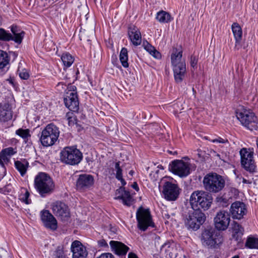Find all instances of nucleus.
Returning a JSON list of instances; mask_svg holds the SVG:
<instances>
[{
	"label": "nucleus",
	"mask_w": 258,
	"mask_h": 258,
	"mask_svg": "<svg viewBox=\"0 0 258 258\" xmlns=\"http://www.w3.org/2000/svg\"><path fill=\"white\" fill-rule=\"evenodd\" d=\"M13 190V187L11 184H7L3 188H0V192L5 195L9 194Z\"/></svg>",
	"instance_id": "41"
},
{
	"label": "nucleus",
	"mask_w": 258,
	"mask_h": 258,
	"mask_svg": "<svg viewBox=\"0 0 258 258\" xmlns=\"http://www.w3.org/2000/svg\"><path fill=\"white\" fill-rule=\"evenodd\" d=\"M60 158L62 162L71 165H75L81 161L83 154L76 147L68 146L60 152Z\"/></svg>",
	"instance_id": "5"
},
{
	"label": "nucleus",
	"mask_w": 258,
	"mask_h": 258,
	"mask_svg": "<svg viewBox=\"0 0 258 258\" xmlns=\"http://www.w3.org/2000/svg\"><path fill=\"white\" fill-rule=\"evenodd\" d=\"M29 166V162L25 159L15 161V167L22 176L25 175Z\"/></svg>",
	"instance_id": "29"
},
{
	"label": "nucleus",
	"mask_w": 258,
	"mask_h": 258,
	"mask_svg": "<svg viewBox=\"0 0 258 258\" xmlns=\"http://www.w3.org/2000/svg\"><path fill=\"white\" fill-rule=\"evenodd\" d=\"M55 258H67L66 256L64 254L63 251L60 247H58L54 252Z\"/></svg>",
	"instance_id": "45"
},
{
	"label": "nucleus",
	"mask_w": 258,
	"mask_h": 258,
	"mask_svg": "<svg viewBox=\"0 0 258 258\" xmlns=\"http://www.w3.org/2000/svg\"><path fill=\"white\" fill-rule=\"evenodd\" d=\"M12 111L10 105L5 103L0 104V121L6 122L12 118Z\"/></svg>",
	"instance_id": "21"
},
{
	"label": "nucleus",
	"mask_w": 258,
	"mask_h": 258,
	"mask_svg": "<svg viewBox=\"0 0 258 258\" xmlns=\"http://www.w3.org/2000/svg\"><path fill=\"white\" fill-rule=\"evenodd\" d=\"M0 258H10L9 254L6 250L3 249H1Z\"/></svg>",
	"instance_id": "49"
},
{
	"label": "nucleus",
	"mask_w": 258,
	"mask_h": 258,
	"mask_svg": "<svg viewBox=\"0 0 258 258\" xmlns=\"http://www.w3.org/2000/svg\"><path fill=\"white\" fill-rule=\"evenodd\" d=\"M6 81H8L9 84H10L14 87H16L17 85L14 77H10L9 78L6 80Z\"/></svg>",
	"instance_id": "50"
},
{
	"label": "nucleus",
	"mask_w": 258,
	"mask_h": 258,
	"mask_svg": "<svg viewBox=\"0 0 258 258\" xmlns=\"http://www.w3.org/2000/svg\"><path fill=\"white\" fill-rule=\"evenodd\" d=\"M40 216L42 221L46 226H57V220L48 210L42 211Z\"/></svg>",
	"instance_id": "26"
},
{
	"label": "nucleus",
	"mask_w": 258,
	"mask_h": 258,
	"mask_svg": "<svg viewBox=\"0 0 258 258\" xmlns=\"http://www.w3.org/2000/svg\"><path fill=\"white\" fill-rule=\"evenodd\" d=\"M214 153L215 154V156H216L217 157L219 158L220 159H221L222 160H224L223 159H222L220 154L217 153L215 151H214Z\"/></svg>",
	"instance_id": "59"
},
{
	"label": "nucleus",
	"mask_w": 258,
	"mask_h": 258,
	"mask_svg": "<svg viewBox=\"0 0 258 258\" xmlns=\"http://www.w3.org/2000/svg\"><path fill=\"white\" fill-rule=\"evenodd\" d=\"M230 231L233 239L237 242L241 241L244 232L243 227H232Z\"/></svg>",
	"instance_id": "31"
},
{
	"label": "nucleus",
	"mask_w": 258,
	"mask_h": 258,
	"mask_svg": "<svg viewBox=\"0 0 258 258\" xmlns=\"http://www.w3.org/2000/svg\"><path fill=\"white\" fill-rule=\"evenodd\" d=\"M94 182L92 175L82 174L79 176L76 182V187L79 190H85L91 187Z\"/></svg>",
	"instance_id": "17"
},
{
	"label": "nucleus",
	"mask_w": 258,
	"mask_h": 258,
	"mask_svg": "<svg viewBox=\"0 0 258 258\" xmlns=\"http://www.w3.org/2000/svg\"><path fill=\"white\" fill-rule=\"evenodd\" d=\"M52 210L53 214L59 217L62 221H68L71 216L69 207L64 203L57 201L52 205Z\"/></svg>",
	"instance_id": "12"
},
{
	"label": "nucleus",
	"mask_w": 258,
	"mask_h": 258,
	"mask_svg": "<svg viewBox=\"0 0 258 258\" xmlns=\"http://www.w3.org/2000/svg\"><path fill=\"white\" fill-rule=\"evenodd\" d=\"M160 239V237H156L155 238V244H156V243L158 242V240Z\"/></svg>",
	"instance_id": "61"
},
{
	"label": "nucleus",
	"mask_w": 258,
	"mask_h": 258,
	"mask_svg": "<svg viewBox=\"0 0 258 258\" xmlns=\"http://www.w3.org/2000/svg\"><path fill=\"white\" fill-rule=\"evenodd\" d=\"M128 35L133 44L138 46L142 42L141 33L139 29L134 25L128 27Z\"/></svg>",
	"instance_id": "20"
},
{
	"label": "nucleus",
	"mask_w": 258,
	"mask_h": 258,
	"mask_svg": "<svg viewBox=\"0 0 258 258\" xmlns=\"http://www.w3.org/2000/svg\"><path fill=\"white\" fill-rule=\"evenodd\" d=\"M143 46L151 55L157 59L161 58V53L158 51L154 46L149 44L148 42L143 43Z\"/></svg>",
	"instance_id": "32"
},
{
	"label": "nucleus",
	"mask_w": 258,
	"mask_h": 258,
	"mask_svg": "<svg viewBox=\"0 0 258 258\" xmlns=\"http://www.w3.org/2000/svg\"><path fill=\"white\" fill-rule=\"evenodd\" d=\"M34 186L41 196L44 197L53 191L54 184L48 174L41 172L35 177Z\"/></svg>",
	"instance_id": "3"
},
{
	"label": "nucleus",
	"mask_w": 258,
	"mask_h": 258,
	"mask_svg": "<svg viewBox=\"0 0 258 258\" xmlns=\"http://www.w3.org/2000/svg\"><path fill=\"white\" fill-rule=\"evenodd\" d=\"M171 171L181 177H186L190 173V167L188 163L182 160H174L170 164Z\"/></svg>",
	"instance_id": "14"
},
{
	"label": "nucleus",
	"mask_w": 258,
	"mask_h": 258,
	"mask_svg": "<svg viewBox=\"0 0 258 258\" xmlns=\"http://www.w3.org/2000/svg\"><path fill=\"white\" fill-rule=\"evenodd\" d=\"M210 141L212 143H222V144H225V143H228V141L227 139H223L221 137H218V138L215 139L210 140Z\"/></svg>",
	"instance_id": "48"
},
{
	"label": "nucleus",
	"mask_w": 258,
	"mask_h": 258,
	"mask_svg": "<svg viewBox=\"0 0 258 258\" xmlns=\"http://www.w3.org/2000/svg\"><path fill=\"white\" fill-rule=\"evenodd\" d=\"M76 87L71 85L68 88L64 97V103L66 106L71 111L76 112L79 110V100L76 91Z\"/></svg>",
	"instance_id": "9"
},
{
	"label": "nucleus",
	"mask_w": 258,
	"mask_h": 258,
	"mask_svg": "<svg viewBox=\"0 0 258 258\" xmlns=\"http://www.w3.org/2000/svg\"><path fill=\"white\" fill-rule=\"evenodd\" d=\"M148 227H138V232L140 233V231L141 232L145 231Z\"/></svg>",
	"instance_id": "56"
},
{
	"label": "nucleus",
	"mask_w": 258,
	"mask_h": 258,
	"mask_svg": "<svg viewBox=\"0 0 258 258\" xmlns=\"http://www.w3.org/2000/svg\"><path fill=\"white\" fill-rule=\"evenodd\" d=\"M236 117L241 123L250 131L257 130V118L250 110L243 109L236 112Z\"/></svg>",
	"instance_id": "7"
},
{
	"label": "nucleus",
	"mask_w": 258,
	"mask_h": 258,
	"mask_svg": "<svg viewBox=\"0 0 258 258\" xmlns=\"http://www.w3.org/2000/svg\"><path fill=\"white\" fill-rule=\"evenodd\" d=\"M18 72L19 76L21 79L27 80L30 77L29 71L25 69H22L21 70L19 69Z\"/></svg>",
	"instance_id": "39"
},
{
	"label": "nucleus",
	"mask_w": 258,
	"mask_h": 258,
	"mask_svg": "<svg viewBox=\"0 0 258 258\" xmlns=\"http://www.w3.org/2000/svg\"><path fill=\"white\" fill-rule=\"evenodd\" d=\"M192 90L194 94L196 93V90H195V89L194 88H192Z\"/></svg>",
	"instance_id": "63"
},
{
	"label": "nucleus",
	"mask_w": 258,
	"mask_h": 258,
	"mask_svg": "<svg viewBox=\"0 0 258 258\" xmlns=\"http://www.w3.org/2000/svg\"><path fill=\"white\" fill-rule=\"evenodd\" d=\"M203 190H196L193 192L190 197V204L193 209L198 210V204L202 199Z\"/></svg>",
	"instance_id": "30"
},
{
	"label": "nucleus",
	"mask_w": 258,
	"mask_h": 258,
	"mask_svg": "<svg viewBox=\"0 0 258 258\" xmlns=\"http://www.w3.org/2000/svg\"><path fill=\"white\" fill-rule=\"evenodd\" d=\"M132 187L135 189L136 191L139 190V187L138 186V185L137 182H135L133 183V184L132 185Z\"/></svg>",
	"instance_id": "53"
},
{
	"label": "nucleus",
	"mask_w": 258,
	"mask_h": 258,
	"mask_svg": "<svg viewBox=\"0 0 258 258\" xmlns=\"http://www.w3.org/2000/svg\"><path fill=\"white\" fill-rule=\"evenodd\" d=\"M182 51L173 48L171 54V63L173 71L175 81L181 83L185 78L186 69L184 59L182 58Z\"/></svg>",
	"instance_id": "2"
},
{
	"label": "nucleus",
	"mask_w": 258,
	"mask_h": 258,
	"mask_svg": "<svg viewBox=\"0 0 258 258\" xmlns=\"http://www.w3.org/2000/svg\"><path fill=\"white\" fill-rule=\"evenodd\" d=\"M161 251L166 254L169 258H175L177 256V246L172 241H167L162 244L160 248Z\"/></svg>",
	"instance_id": "19"
},
{
	"label": "nucleus",
	"mask_w": 258,
	"mask_h": 258,
	"mask_svg": "<svg viewBox=\"0 0 258 258\" xmlns=\"http://www.w3.org/2000/svg\"><path fill=\"white\" fill-rule=\"evenodd\" d=\"M230 210L232 218L238 220L242 219L247 212L245 204L239 201L232 203Z\"/></svg>",
	"instance_id": "16"
},
{
	"label": "nucleus",
	"mask_w": 258,
	"mask_h": 258,
	"mask_svg": "<svg viewBox=\"0 0 258 258\" xmlns=\"http://www.w3.org/2000/svg\"><path fill=\"white\" fill-rule=\"evenodd\" d=\"M128 258H138V257L135 253L133 252H130L128 254Z\"/></svg>",
	"instance_id": "54"
},
{
	"label": "nucleus",
	"mask_w": 258,
	"mask_h": 258,
	"mask_svg": "<svg viewBox=\"0 0 258 258\" xmlns=\"http://www.w3.org/2000/svg\"><path fill=\"white\" fill-rule=\"evenodd\" d=\"M245 246L250 248H258V239L254 237H248Z\"/></svg>",
	"instance_id": "38"
},
{
	"label": "nucleus",
	"mask_w": 258,
	"mask_h": 258,
	"mask_svg": "<svg viewBox=\"0 0 258 258\" xmlns=\"http://www.w3.org/2000/svg\"><path fill=\"white\" fill-rule=\"evenodd\" d=\"M119 59L122 66L126 68L128 67V55H127V49L123 47L121 49L120 54H119Z\"/></svg>",
	"instance_id": "35"
},
{
	"label": "nucleus",
	"mask_w": 258,
	"mask_h": 258,
	"mask_svg": "<svg viewBox=\"0 0 258 258\" xmlns=\"http://www.w3.org/2000/svg\"><path fill=\"white\" fill-rule=\"evenodd\" d=\"M71 249L73 258H85L87 255L86 247L79 241H74L72 244Z\"/></svg>",
	"instance_id": "18"
},
{
	"label": "nucleus",
	"mask_w": 258,
	"mask_h": 258,
	"mask_svg": "<svg viewBox=\"0 0 258 258\" xmlns=\"http://www.w3.org/2000/svg\"><path fill=\"white\" fill-rule=\"evenodd\" d=\"M14 36L3 28H0V40L3 41H14L17 43H21L25 35V32L18 29L17 26L13 25L11 28Z\"/></svg>",
	"instance_id": "10"
},
{
	"label": "nucleus",
	"mask_w": 258,
	"mask_h": 258,
	"mask_svg": "<svg viewBox=\"0 0 258 258\" xmlns=\"http://www.w3.org/2000/svg\"><path fill=\"white\" fill-rule=\"evenodd\" d=\"M72 113H67L66 116V117L67 118V120L68 121V124L69 126H72L76 122V116L74 115H72Z\"/></svg>",
	"instance_id": "40"
},
{
	"label": "nucleus",
	"mask_w": 258,
	"mask_h": 258,
	"mask_svg": "<svg viewBox=\"0 0 258 258\" xmlns=\"http://www.w3.org/2000/svg\"><path fill=\"white\" fill-rule=\"evenodd\" d=\"M200 227H196V226H194V227H188V230H190L191 229H192V230L194 231H196L198 229H199Z\"/></svg>",
	"instance_id": "57"
},
{
	"label": "nucleus",
	"mask_w": 258,
	"mask_h": 258,
	"mask_svg": "<svg viewBox=\"0 0 258 258\" xmlns=\"http://www.w3.org/2000/svg\"><path fill=\"white\" fill-rule=\"evenodd\" d=\"M118 180L120 181L122 185H124L126 184L125 181L123 179L122 177H121V179L119 178V179H118Z\"/></svg>",
	"instance_id": "58"
},
{
	"label": "nucleus",
	"mask_w": 258,
	"mask_h": 258,
	"mask_svg": "<svg viewBox=\"0 0 258 258\" xmlns=\"http://www.w3.org/2000/svg\"><path fill=\"white\" fill-rule=\"evenodd\" d=\"M16 152L14 151L13 148H8L3 150L0 154V164L2 166H4V163L2 159H5V155L11 156L14 155Z\"/></svg>",
	"instance_id": "37"
},
{
	"label": "nucleus",
	"mask_w": 258,
	"mask_h": 258,
	"mask_svg": "<svg viewBox=\"0 0 258 258\" xmlns=\"http://www.w3.org/2000/svg\"><path fill=\"white\" fill-rule=\"evenodd\" d=\"M29 195L30 194L28 191L25 190V193L20 196V199L25 204H29L30 203V200H29Z\"/></svg>",
	"instance_id": "43"
},
{
	"label": "nucleus",
	"mask_w": 258,
	"mask_h": 258,
	"mask_svg": "<svg viewBox=\"0 0 258 258\" xmlns=\"http://www.w3.org/2000/svg\"><path fill=\"white\" fill-rule=\"evenodd\" d=\"M203 182L205 190L211 193L220 191L225 184L223 177L216 173L207 174L204 177Z\"/></svg>",
	"instance_id": "4"
},
{
	"label": "nucleus",
	"mask_w": 258,
	"mask_h": 258,
	"mask_svg": "<svg viewBox=\"0 0 258 258\" xmlns=\"http://www.w3.org/2000/svg\"><path fill=\"white\" fill-rule=\"evenodd\" d=\"M10 57L8 54L0 50V75H4L9 69Z\"/></svg>",
	"instance_id": "27"
},
{
	"label": "nucleus",
	"mask_w": 258,
	"mask_h": 258,
	"mask_svg": "<svg viewBox=\"0 0 258 258\" xmlns=\"http://www.w3.org/2000/svg\"><path fill=\"white\" fill-rule=\"evenodd\" d=\"M16 134L24 140H28V138L31 137L29 129L19 128L16 131Z\"/></svg>",
	"instance_id": "36"
},
{
	"label": "nucleus",
	"mask_w": 258,
	"mask_h": 258,
	"mask_svg": "<svg viewBox=\"0 0 258 258\" xmlns=\"http://www.w3.org/2000/svg\"><path fill=\"white\" fill-rule=\"evenodd\" d=\"M133 173H134V171H133V170H131V171H130V172H129V173H130V174H131V175H133Z\"/></svg>",
	"instance_id": "62"
},
{
	"label": "nucleus",
	"mask_w": 258,
	"mask_h": 258,
	"mask_svg": "<svg viewBox=\"0 0 258 258\" xmlns=\"http://www.w3.org/2000/svg\"><path fill=\"white\" fill-rule=\"evenodd\" d=\"M138 226H155L149 209L141 207L136 213Z\"/></svg>",
	"instance_id": "15"
},
{
	"label": "nucleus",
	"mask_w": 258,
	"mask_h": 258,
	"mask_svg": "<svg viewBox=\"0 0 258 258\" xmlns=\"http://www.w3.org/2000/svg\"><path fill=\"white\" fill-rule=\"evenodd\" d=\"M192 213H189L184 219L186 226H201L206 221L205 214L201 211L194 209Z\"/></svg>",
	"instance_id": "13"
},
{
	"label": "nucleus",
	"mask_w": 258,
	"mask_h": 258,
	"mask_svg": "<svg viewBox=\"0 0 258 258\" xmlns=\"http://www.w3.org/2000/svg\"><path fill=\"white\" fill-rule=\"evenodd\" d=\"M161 184L162 185V195L165 200L175 201L178 198L181 189L177 184L167 181L165 178L161 180Z\"/></svg>",
	"instance_id": "8"
},
{
	"label": "nucleus",
	"mask_w": 258,
	"mask_h": 258,
	"mask_svg": "<svg viewBox=\"0 0 258 258\" xmlns=\"http://www.w3.org/2000/svg\"><path fill=\"white\" fill-rule=\"evenodd\" d=\"M115 168L116 169V178L117 179H121V177H122V169L120 167L119 162L115 163Z\"/></svg>",
	"instance_id": "44"
},
{
	"label": "nucleus",
	"mask_w": 258,
	"mask_h": 258,
	"mask_svg": "<svg viewBox=\"0 0 258 258\" xmlns=\"http://www.w3.org/2000/svg\"><path fill=\"white\" fill-rule=\"evenodd\" d=\"M227 227H204L202 229L200 240L202 245L210 248H215L223 241L221 231Z\"/></svg>",
	"instance_id": "1"
},
{
	"label": "nucleus",
	"mask_w": 258,
	"mask_h": 258,
	"mask_svg": "<svg viewBox=\"0 0 258 258\" xmlns=\"http://www.w3.org/2000/svg\"><path fill=\"white\" fill-rule=\"evenodd\" d=\"M112 250L117 255H125L129 248L123 243L117 241H110L109 243Z\"/></svg>",
	"instance_id": "24"
},
{
	"label": "nucleus",
	"mask_w": 258,
	"mask_h": 258,
	"mask_svg": "<svg viewBox=\"0 0 258 258\" xmlns=\"http://www.w3.org/2000/svg\"><path fill=\"white\" fill-rule=\"evenodd\" d=\"M242 182L244 184H250L252 183V180H247L244 178L242 179Z\"/></svg>",
	"instance_id": "55"
},
{
	"label": "nucleus",
	"mask_w": 258,
	"mask_h": 258,
	"mask_svg": "<svg viewBox=\"0 0 258 258\" xmlns=\"http://www.w3.org/2000/svg\"><path fill=\"white\" fill-rule=\"evenodd\" d=\"M241 163L243 168L250 173L256 172V166L253 159V152H249L245 148L242 149L240 151Z\"/></svg>",
	"instance_id": "11"
},
{
	"label": "nucleus",
	"mask_w": 258,
	"mask_h": 258,
	"mask_svg": "<svg viewBox=\"0 0 258 258\" xmlns=\"http://www.w3.org/2000/svg\"><path fill=\"white\" fill-rule=\"evenodd\" d=\"M202 194H203L202 199L198 204V210L200 208L207 210L211 207L213 198L210 194L205 191L202 192Z\"/></svg>",
	"instance_id": "25"
},
{
	"label": "nucleus",
	"mask_w": 258,
	"mask_h": 258,
	"mask_svg": "<svg viewBox=\"0 0 258 258\" xmlns=\"http://www.w3.org/2000/svg\"><path fill=\"white\" fill-rule=\"evenodd\" d=\"M97 258H114L113 255L110 253H105L100 255Z\"/></svg>",
	"instance_id": "51"
},
{
	"label": "nucleus",
	"mask_w": 258,
	"mask_h": 258,
	"mask_svg": "<svg viewBox=\"0 0 258 258\" xmlns=\"http://www.w3.org/2000/svg\"><path fill=\"white\" fill-rule=\"evenodd\" d=\"M115 199L121 200L123 204L130 206L132 203V197L129 191L125 190L122 187L117 189L115 192Z\"/></svg>",
	"instance_id": "22"
},
{
	"label": "nucleus",
	"mask_w": 258,
	"mask_h": 258,
	"mask_svg": "<svg viewBox=\"0 0 258 258\" xmlns=\"http://www.w3.org/2000/svg\"><path fill=\"white\" fill-rule=\"evenodd\" d=\"M232 258H239V257L238 255H235L233 257H232Z\"/></svg>",
	"instance_id": "64"
},
{
	"label": "nucleus",
	"mask_w": 258,
	"mask_h": 258,
	"mask_svg": "<svg viewBox=\"0 0 258 258\" xmlns=\"http://www.w3.org/2000/svg\"><path fill=\"white\" fill-rule=\"evenodd\" d=\"M98 243L100 246L105 247V246H108L107 243H106V241L104 239L99 240L98 241Z\"/></svg>",
	"instance_id": "52"
},
{
	"label": "nucleus",
	"mask_w": 258,
	"mask_h": 258,
	"mask_svg": "<svg viewBox=\"0 0 258 258\" xmlns=\"http://www.w3.org/2000/svg\"><path fill=\"white\" fill-rule=\"evenodd\" d=\"M232 32L235 39V48L238 47L242 38V32L241 28L237 23H234L231 26Z\"/></svg>",
	"instance_id": "28"
},
{
	"label": "nucleus",
	"mask_w": 258,
	"mask_h": 258,
	"mask_svg": "<svg viewBox=\"0 0 258 258\" xmlns=\"http://www.w3.org/2000/svg\"><path fill=\"white\" fill-rule=\"evenodd\" d=\"M164 224L165 225H169L170 226H173L176 224V221L175 220L168 215H165L164 219Z\"/></svg>",
	"instance_id": "42"
},
{
	"label": "nucleus",
	"mask_w": 258,
	"mask_h": 258,
	"mask_svg": "<svg viewBox=\"0 0 258 258\" xmlns=\"http://www.w3.org/2000/svg\"><path fill=\"white\" fill-rule=\"evenodd\" d=\"M117 229L116 227H109L107 230V232L109 236L112 238H114V236L117 233Z\"/></svg>",
	"instance_id": "47"
},
{
	"label": "nucleus",
	"mask_w": 258,
	"mask_h": 258,
	"mask_svg": "<svg viewBox=\"0 0 258 258\" xmlns=\"http://www.w3.org/2000/svg\"><path fill=\"white\" fill-rule=\"evenodd\" d=\"M51 231H55L57 229V227H47Z\"/></svg>",
	"instance_id": "60"
},
{
	"label": "nucleus",
	"mask_w": 258,
	"mask_h": 258,
	"mask_svg": "<svg viewBox=\"0 0 258 258\" xmlns=\"http://www.w3.org/2000/svg\"><path fill=\"white\" fill-rule=\"evenodd\" d=\"M61 59L64 66L66 68L70 67L74 61V57L68 52L63 53Z\"/></svg>",
	"instance_id": "34"
},
{
	"label": "nucleus",
	"mask_w": 258,
	"mask_h": 258,
	"mask_svg": "<svg viewBox=\"0 0 258 258\" xmlns=\"http://www.w3.org/2000/svg\"><path fill=\"white\" fill-rule=\"evenodd\" d=\"M156 19L160 23H166L171 21V16L165 11H161L157 13Z\"/></svg>",
	"instance_id": "33"
},
{
	"label": "nucleus",
	"mask_w": 258,
	"mask_h": 258,
	"mask_svg": "<svg viewBox=\"0 0 258 258\" xmlns=\"http://www.w3.org/2000/svg\"><path fill=\"white\" fill-rule=\"evenodd\" d=\"M59 136L58 127L50 123L42 131L40 141L44 147H49L54 144Z\"/></svg>",
	"instance_id": "6"
},
{
	"label": "nucleus",
	"mask_w": 258,
	"mask_h": 258,
	"mask_svg": "<svg viewBox=\"0 0 258 258\" xmlns=\"http://www.w3.org/2000/svg\"><path fill=\"white\" fill-rule=\"evenodd\" d=\"M198 62V58L196 56L192 55L190 57V66L194 69L197 68V63Z\"/></svg>",
	"instance_id": "46"
},
{
	"label": "nucleus",
	"mask_w": 258,
	"mask_h": 258,
	"mask_svg": "<svg viewBox=\"0 0 258 258\" xmlns=\"http://www.w3.org/2000/svg\"><path fill=\"white\" fill-rule=\"evenodd\" d=\"M230 222V217L228 212L221 211L217 213L214 218L215 224L220 226H229Z\"/></svg>",
	"instance_id": "23"
}]
</instances>
